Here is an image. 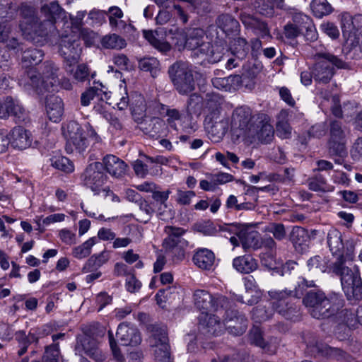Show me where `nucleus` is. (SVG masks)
<instances>
[{"label":"nucleus","mask_w":362,"mask_h":362,"mask_svg":"<svg viewBox=\"0 0 362 362\" xmlns=\"http://www.w3.org/2000/svg\"><path fill=\"white\" fill-rule=\"evenodd\" d=\"M310 271L332 273L340 276L342 288L349 300L362 298V282L356 267H343L335 259H328L322 255H315L307 262Z\"/></svg>","instance_id":"obj_1"},{"label":"nucleus","mask_w":362,"mask_h":362,"mask_svg":"<svg viewBox=\"0 0 362 362\" xmlns=\"http://www.w3.org/2000/svg\"><path fill=\"white\" fill-rule=\"evenodd\" d=\"M172 35L170 38L178 49L187 48L194 51L197 57H204L211 61L213 54L211 45L206 41V37L203 30L199 28H190L186 31L176 29L174 32L170 30Z\"/></svg>","instance_id":"obj_2"},{"label":"nucleus","mask_w":362,"mask_h":362,"mask_svg":"<svg viewBox=\"0 0 362 362\" xmlns=\"http://www.w3.org/2000/svg\"><path fill=\"white\" fill-rule=\"evenodd\" d=\"M42 11L45 13H49V16L46 22L39 23L32 8L27 6L23 8L22 13L24 16L20 23V28L23 35L31 38L35 35L42 36L45 34L44 28L49 30L54 28L55 16L59 14L61 11L59 5L56 2H52L49 6H42Z\"/></svg>","instance_id":"obj_3"},{"label":"nucleus","mask_w":362,"mask_h":362,"mask_svg":"<svg viewBox=\"0 0 362 362\" xmlns=\"http://www.w3.org/2000/svg\"><path fill=\"white\" fill-rule=\"evenodd\" d=\"M326 243L333 259L343 267H349L355 258L356 241L345 237L338 229L332 228L327 232Z\"/></svg>","instance_id":"obj_4"},{"label":"nucleus","mask_w":362,"mask_h":362,"mask_svg":"<svg viewBox=\"0 0 362 362\" xmlns=\"http://www.w3.org/2000/svg\"><path fill=\"white\" fill-rule=\"evenodd\" d=\"M310 315L317 319L328 317L343 306V300L334 295L326 298L322 292H309L303 300Z\"/></svg>","instance_id":"obj_5"},{"label":"nucleus","mask_w":362,"mask_h":362,"mask_svg":"<svg viewBox=\"0 0 362 362\" xmlns=\"http://www.w3.org/2000/svg\"><path fill=\"white\" fill-rule=\"evenodd\" d=\"M59 71V68L53 62H47L43 64L40 81L37 78L33 71L31 70L28 72L31 81L30 84L38 93H42L44 90L55 91L60 86L66 90L71 89L72 85L69 79L63 78L60 81Z\"/></svg>","instance_id":"obj_6"},{"label":"nucleus","mask_w":362,"mask_h":362,"mask_svg":"<svg viewBox=\"0 0 362 362\" xmlns=\"http://www.w3.org/2000/svg\"><path fill=\"white\" fill-rule=\"evenodd\" d=\"M110 93L95 88H90L81 94V103L83 106H88L90 102L95 99L100 100V103L94 106V110L103 115L107 121L115 125L117 119L108 112L110 105L113 103L112 101H110Z\"/></svg>","instance_id":"obj_7"},{"label":"nucleus","mask_w":362,"mask_h":362,"mask_svg":"<svg viewBox=\"0 0 362 362\" xmlns=\"http://www.w3.org/2000/svg\"><path fill=\"white\" fill-rule=\"evenodd\" d=\"M330 63L340 69H349L348 64L337 57L329 53L321 54L312 72L315 81L323 83L329 81L333 74Z\"/></svg>","instance_id":"obj_8"},{"label":"nucleus","mask_w":362,"mask_h":362,"mask_svg":"<svg viewBox=\"0 0 362 362\" xmlns=\"http://www.w3.org/2000/svg\"><path fill=\"white\" fill-rule=\"evenodd\" d=\"M169 74L179 93L187 94L194 90L192 71L187 64L181 62L175 63L170 66Z\"/></svg>","instance_id":"obj_9"},{"label":"nucleus","mask_w":362,"mask_h":362,"mask_svg":"<svg viewBox=\"0 0 362 362\" xmlns=\"http://www.w3.org/2000/svg\"><path fill=\"white\" fill-rule=\"evenodd\" d=\"M341 29L346 45L351 48L357 47L362 37V14L343 15Z\"/></svg>","instance_id":"obj_10"},{"label":"nucleus","mask_w":362,"mask_h":362,"mask_svg":"<svg viewBox=\"0 0 362 362\" xmlns=\"http://www.w3.org/2000/svg\"><path fill=\"white\" fill-rule=\"evenodd\" d=\"M63 134L67 140V151H75L82 153L86 151L88 145V140L86 133L78 123L74 121L69 122L63 128Z\"/></svg>","instance_id":"obj_11"},{"label":"nucleus","mask_w":362,"mask_h":362,"mask_svg":"<svg viewBox=\"0 0 362 362\" xmlns=\"http://www.w3.org/2000/svg\"><path fill=\"white\" fill-rule=\"evenodd\" d=\"M103 165L100 162L89 164L81 175L83 184L90 188L95 194H99L103 186L107 181V176L104 173Z\"/></svg>","instance_id":"obj_12"},{"label":"nucleus","mask_w":362,"mask_h":362,"mask_svg":"<svg viewBox=\"0 0 362 362\" xmlns=\"http://www.w3.org/2000/svg\"><path fill=\"white\" fill-rule=\"evenodd\" d=\"M148 344L153 352L155 362H172L168 339L164 329H153L148 337Z\"/></svg>","instance_id":"obj_13"},{"label":"nucleus","mask_w":362,"mask_h":362,"mask_svg":"<svg viewBox=\"0 0 362 362\" xmlns=\"http://www.w3.org/2000/svg\"><path fill=\"white\" fill-rule=\"evenodd\" d=\"M303 291L298 289L295 291H271L269 295L271 298L272 304L274 308L281 315L286 318H291V314L294 310L291 304L290 299L292 297L300 298Z\"/></svg>","instance_id":"obj_14"},{"label":"nucleus","mask_w":362,"mask_h":362,"mask_svg":"<svg viewBox=\"0 0 362 362\" xmlns=\"http://www.w3.org/2000/svg\"><path fill=\"white\" fill-rule=\"evenodd\" d=\"M194 304L202 312L218 311L228 305L227 298L223 296H211L204 290H197L194 294Z\"/></svg>","instance_id":"obj_15"},{"label":"nucleus","mask_w":362,"mask_h":362,"mask_svg":"<svg viewBox=\"0 0 362 362\" xmlns=\"http://www.w3.org/2000/svg\"><path fill=\"white\" fill-rule=\"evenodd\" d=\"M220 103L217 97L213 96L209 98L204 105V110L207 113L205 120V127L210 132H214L217 130L218 134L223 135L226 129V122L219 119Z\"/></svg>","instance_id":"obj_16"},{"label":"nucleus","mask_w":362,"mask_h":362,"mask_svg":"<svg viewBox=\"0 0 362 362\" xmlns=\"http://www.w3.org/2000/svg\"><path fill=\"white\" fill-rule=\"evenodd\" d=\"M229 230L239 238L245 250H256L261 247L259 234L252 225L236 223L230 226Z\"/></svg>","instance_id":"obj_17"},{"label":"nucleus","mask_w":362,"mask_h":362,"mask_svg":"<svg viewBox=\"0 0 362 362\" xmlns=\"http://www.w3.org/2000/svg\"><path fill=\"white\" fill-rule=\"evenodd\" d=\"M120 93L114 95V102L115 105L120 110H125L129 105L131 106L133 114L143 115L146 111V104L143 96L140 94L135 93L132 95V101H129V96L127 93L126 86L119 85Z\"/></svg>","instance_id":"obj_18"},{"label":"nucleus","mask_w":362,"mask_h":362,"mask_svg":"<svg viewBox=\"0 0 362 362\" xmlns=\"http://www.w3.org/2000/svg\"><path fill=\"white\" fill-rule=\"evenodd\" d=\"M42 57L43 53L41 50L37 49H29L23 52L21 60L22 66L24 69L28 70L26 71L27 78H22L19 80L21 84L23 85L24 86L33 87V86L30 84L31 81L28 75V72L31 70L34 71V74L36 76L39 81H40V78H38L37 76L36 71L33 69V66L38 64L42 60Z\"/></svg>","instance_id":"obj_19"},{"label":"nucleus","mask_w":362,"mask_h":362,"mask_svg":"<svg viewBox=\"0 0 362 362\" xmlns=\"http://www.w3.org/2000/svg\"><path fill=\"white\" fill-rule=\"evenodd\" d=\"M345 132L338 121L330 123L329 148L335 154L341 155L344 151Z\"/></svg>","instance_id":"obj_20"},{"label":"nucleus","mask_w":362,"mask_h":362,"mask_svg":"<svg viewBox=\"0 0 362 362\" xmlns=\"http://www.w3.org/2000/svg\"><path fill=\"white\" fill-rule=\"evenodd\" d=\"M199 329L205 334L218 335L224 329V322L210 313L202 312L199 317Z\"/></svg>","instance_id":"obj_21"},{"label":"nucleus","mask_w":362,"mask_h":362,"mask_svg":"<svg viewBox=\"0 0 362 362\" xmlns=\"http://www.w3.org/2000/svg\"><path fill=\"white\" fill-rule=\"evenodd\" d=\"M116 336L124 346H137L141 342L139 330L127 323H121L117 328Z\"/></svg>","instance_id":"obj_22"},{"label":"nucleus","mask_w":362,"mask_h":362,"mask_svg":"<svg viewBox=\"0 0 362 362\" xmlns=\"http://www.w3.org/2000/svg\"><path fill=\"white\" fill-rule=\"evenodd\" d=\"M252 118V112L249 107H240L235 110L232 117V127L234 129H240L244 135L247 131L252 132V127L249 126Z\"/></svg>","instance_id":"obj_23"},{"label":"nucleus","mask_w":362,"mask_h":362,"mask_svg":"<svg viewBox=\"0 0 362 362\" xmlns=\"http://www.w3.org/2000/svg\"><path fill=\"white\" fill-rule=\"evenodd\" d=\"M8 138L11 146L20 150L30 146L33 140L31 133L21 126L13 128L8 134Z\"/></svg>","instance_id":"obj_24"},{"label":"nucleus","mask_w":362,"mask_h":362,"mask_svg":"<svg viewBox=\"0 0 362 362\" xmlns=\"http://www.w3.org/2000/svg\"><path fill=\"white\" fill-rule=\"evenodd\" d=\"M103 168L112 177L121 178L127 170V165L114 155H107L103 159Z\"/></svg>","instance_id":"obj_25"},{"label":"nucleus","mask_w":362,"mask_h":362,"mask_svg":"<svg viewBox=\"0 0 362 362\" xmlns=\"http://www.w3.org/2000/svg\"><path fill=\"white\" fill-rule=\"evenodd\" d=\"M48 119L53 122L61 121L64 115V103L61 98L52 95L47 98L45 105Z\"/></svg>","instance_id":"obj_26"},{"label":"nucleus","mask_w":362,"mask_h":362,"mask_svg":"<svg viewBox=\"0 0 362 362\" xmlns=\"http://www.w3.org/2000/svg\"><path fill=\"white\" fill-rule=\"evenodd\" d=\"M240 19L246 27L252 29L254 33L261 37H272L269 29L265 22L261 21L252 15L245 12L241 13Z\"/></svg>","instance_id":"obj_27"},{"label":"nucleus","mask_w":362,"mask_h":362,"mask_svg":"<svg viewBox=\"0 0 362 362\" xmlns=\"http://www.w3.org/2000/svg\"><path fill=\"white\" fill-rule=\"evenodd\" d=\"M61 54L64 59V66H75L79 61L81 48L75 41L66 42L62 41L60 49Z\"/></svg>","instance_id":"obj_28"},{"label":"nucleus","mask_w":362,"mask_h":362,"mask_svg":"<svg viewBox=\"0 0 362 362\" xmlns=\"http://www.w3.org/2000/svg\"><path fill=\"white\" fill-rule=\"evenodd\" d=\"M81 349H83L86 355L97 362H103L105 360V355L98 349L97 341L90 337H83L81 341V344L76 346V352L79 353Z\"/></svg>","instance_id":"obj_29"},{"label":"nucleus","mask_w":362,"mask_h":362,"mask_svg":"<svg viewBox=\"0 0 362 362\" xmlns=\"http://www.w3.org/2000/svg\"><path fill=\"white\" fill-rule=\"evenodd\" d=\"M250 135H255L257 139L262 143L268 144L273 140L274 131L269 121L267 118L264 117V119L261 120L257 124L256 128L252 126V132H250Z\"/></svg>","instance_id":"obj_30"},{"label":"nucleus","mask_w":362,"mask_h":362,"mask_svg":"<svg viewBox=\"0 0 362 362\" xmlns=\"http://www.w3.org/2000/svg\"><path fill=\"white\" fill-rule=\"evenodd\" d=\"M0 42L6 44V46L13 49L19 47V42L13 33V25L8 21L0 22Z\"/></svg>","instance_id":"obj_31"},{"label":"nucleus","mask_w":362,"mask_h":362,"mask_svg":"<svg viewBox=\"0 0 362 362\" xmlns=\"http://www.w3.org/2000/svg\"><path fill=\"white\" fill-rule=\"evenodd\" d=\"M167 122L168 125L176 131L180 129L178 125L182 127L183 132L186 133H191L194 131L192 126L190 124H185L186 117L180 114L178 110L175 109L168 110L167 111Z\"/></svg>","instance_id":"obj_32"},{"label":"nucleus","mask_w":362,"mask_h":362,"mask_svg":"<svg viewBox=\"0 0 362 362\" xmlns=\"http://www.w3.org/2000/svg\"><path fill=\"white\" fill-rule=\"evenodd\" d=\"M211 83L216 88L224 91H232L238 89L242 83L241 76L239 75L230 76L224 78H214Z\"/></svg>","instance_id":"obj_33"},{"label":"nucleus","mask_w":362,"mask_h":362,"mask_svg":"<svg viewBox=\"0 0 362 362\" xmlns=\"http://www.w3.org/2000/svg\"><path fill=\"white\" fill-rule=\"evenodd\" d=\"M164 231L167 235V237L164 239L163 243L165 249H173L179 244L183 243L182 236L185 233L184 229L173 226H166Z\"/></svg>","instance_id":"obj_34"},{"label":"nucleus","mask_w":362,"mask_h":362,"mask_svg":"<svg viewBox=\"0 0 362 362\" xmlns=\"http://www.w3.org/2000/svg\"><path fill=\"white\" fill-rule=\"evenodd\" d=\"M160 189H155L152 193V198L156 203V206L159 204L160 206L158 209V216L160 219L168 220L171 218L173 214L170 210L161 211L162 208H167L166 202L168 199L169 195L171 191L167 189L165 191H160Z\"/></svg>","instance_id":"obj_35"},{"label":"nucleus","mask_w":362,"mask_h":362,"mask_svg":"<svg viewBox=\"0 0 362 362\" xmlns=\"http://www.w3.org/2000/svg\"><path fill=\"white\" fill-rule=\"evenodd\" d=\"M193 261L199 268L209 270L214 266L215 255L210 250L199 249L194 255Z\"/></svg>","instance_id":"obj_36"},{"label":"nucleus","mask_w":362,"mask_h":362,"mask_svg":"<svg viewBox=\"0 0 362 362\" xmlns=\"http://www.w3.org/2000/svg\"><path fill=\"white\" fill-rule=\"evenodd\" d=\"M233 267L238 272L249 274L257 269V262L251 255H246L233 259Z\"/></svg>","instance_id":"obj_37"},{"label":"nucleus","mask_w":362,"mask_h":362,"mask_svg":"<svg viewBox=\"0 0 362 362\" xmlns=\"http://www.w3.org/2000/svg\"><path fill=\"white\" fill-rule=\"evenodd\" d=\"M160 31L144 30L145 39L156 49L160 52H168L170 49V44L163 38Z\"/></svg>","instance_id":"obj_38"},{"label":"nucleus","mask_w":362,"mask_h":362,"mask_svg":"<svg viewBox=\"0 0 362 362\" xmlns=\"http://www.w3.org/2000/svg\"><path fill=\"white\" fill-rule=\"evenodd\" d=\"M247 327V319L243 315H235L233 317L226 320L224 322V329L233 335L238 336L243 334Z\"/></svg>","instance_id":"obj_39"},{"label":"nucleus","mask_w":362,"mask_h":362,"mask_svg":"<svg viewBox=\"0 0 362 362\" xmlns=\"http://www.w3.org/2000/svg\"><path fill=\"white\" fill-rule=\"evenodd\" d=\"M294 22L300 23L303 28V33L305 37L311 41L317 39V31L312 20L303 13H296L293 16Z\"/></svg>","instance_id":"obj_40"},{"label":"nucleus","mask_w":362,"mask_h":362,"mask_svg":"<svg viewBox=\"0 0 362 362\" xmlns=\"http://www.w3.org/2000/svg\"><path fill=\"white\" fill-rule=\"evenodd\" d=\"M244 285L246 290V294L250 295L251 298L247 299L244 301L243 299H238V300L245 303L249 305L256 303L262 296L261 291L257 288L256 282L253 276H250L244 279ZM247 298V296H245ZM241 298H243L241 297Z\"/></svg>","instance_id":"obj_41"},{"label":"nucleus","mask_w":362,"mask_h":362,"mask_svg":"<svg viewBox=\"0 0 362 362\" xmlns=\"http://www.w3.org/2000/svg\"><path fill=\"white\" fill-rule=\"evenodd\" d=\"M292 129L288 124V112L286 110H281L278 115L276 123V134L281 139L291 137Z\"/></svg>","instance_id":"obj_42"},{"label":"nucleus","mask_w":362,"mask_h":362,"mask_svg":"<svg viewBox=\"0 0 362 362\" xmlns=\"http://www.w3.org/2000/svg\"><path fill=\"white\" fill-rule=\"evenodd\" d=\"M337 313V317L339 322L346 325L349 327H355L358 323L361 324V317L362 316V311H358L357 317L354 313L351 312L346 309L342 310L339 312V310L335 311Z\"/></svg>","instance_id":"obj_43"},{"label":"nucleus","mask_w":362,"mask_h":362,"mask_svg":"<svg viewBox=\"0 0 362 362\" xmlns=\"http://www.w3.org/2000/svg\"><path fill=\"white\" fill-rule=\"evenodd\" d=\"M337 313V317L339 322L346 325L349 327H355L358 323L361 324V317L362 316V311H358L357 317L354 313L351 312L346 309L342 310L339 312V310L335 311Z\"/></svg>","instance_id":"obj_44"},{"label":"nucleus","mask_w":362,"mask_h":362,"mask_svg":"<svg viewBox=\"0 0 362 362\" xmlns=\"http://www.w3.org/2000/svg\"><path fill=\"white\" fill-rule=\"evenodd\" d=\"M98 243L96 237H91L84 243L72 249V255L78 259L88 257L91 253L92 247Z\"/></svg>","instance_id":"obj_45"},{"label":"nucleus","mask_w":362,"mask_h":362,"mask_svg":"<svg viewBox=\"0 0 362 362\" xmlns=\"http://www.w3.org/2000/svg\"><path fill=\"white\" fill-rule=\"evenodd\" d=\"M101 45L104 48L122 49L127 46L124 39L117 34H109L102 37Z\"/></svg>","instance_id":"obj_46"},{"label":"nucleus","mask_w":362,"mask_h":362,"mask_svg":"<svg viewBox=\"0 0 362 362\" xmlns=\"http://www.w3.org/2000/svg\"><path fill=\"white\" fill-rule=\"evenodd\" d=\"M217 24L226 33L236 31L238 28V22L230 15L223 14L218 16Z\"/></svg>","instance_id":"obj_47"},{"label":"nucleus","mask_w":362,"mask_h":362,"mask_svg":"<svg viewBox=\"0 0 362 362\" xmlns=\"http://www.w3.org/2000/svg\"><path fill=\"white\" fill-rule=\"evenodd\" d=\"M65 69L78 82H83L89 78L90 71L86 64H81L77 65L76 67L68 66H65Z\"/></svg>","instance_id":"obj_48"},{"label":"nucleus","mask_w":362,"mask_h":362,"mask_svg":"<svg viewBox=\"0 0 362 362\" xmlns=\"http://www.w3.org/2000/svg\"><path fill=\"white\" fill-rule=\"evenodd\" d=\"M312 352L317 351L322 356L328 358L340 359L344 357V353L341 350L332 348L326 344L317 345L313 348Z\"/></svg>","instance_id":"obj_49"},{"label":"nucleus","mask_w":362,"mask_h":362,"mask_svg":"<svg viewBox=\"0 0 362 362\" xmlns=\"http://www.w3.org/2000/svg\"><path fill=\"white\" fill-rule=\"evenodd\" d=\"M310 8L313 14L317 18H321L332 12V6L327 0H313Z\"/></svg>","instance_id":"obj_50"},{"label":"nucleus","mask_w":362,"mask_h":362,"mask_svg":"<svg viewBox=\"0 0 362 362\" xmlns=\"http://www.w3.org/2000/svg\"><path fill=\"white\" fill-rule=\"evenodd\" d=\"M51 164L54 168L67 173L74 170V166L72 162L64 156H54L51 159Z\"/></svg>","instance_id":"obj_51"},{"label":"nucleus","mask_w":362,"mask_h":362,"mask_svg":"<svg viewBox=\"0 0 362 362\" xmlns=\"http://www.w3.org/2000/svg\"><path fill=\"white\" fill-rule=\"evenodd\" d=\"M159 62L154 57L144 58L139 61V68L144 71H149L153 77L158 72Z\"/></svg>","instance_id":"obj_52"},{"label":"nucleus","mask_w":362,"mask_h":362,"mask_svg":"<svg viewBox=\"0 0 362 362\" xmlns=\"http://www.w3.org/2000/svg\"><path fill=\"white\" fill-rule=\"evenodd\" d=\"M249 339L252 344L262 349H265L267 346V344L265 342L262 337V330L257 326H254L250 330Z\"/></svg>","instance_id":"obj_53"},{"label":"nucleus","mask_w":362,"mask_h":362,"mask_svg":"<svg viewBox=\"0 0 362 362\" xmlns=\"http://www.w3.org/2000/svg\"><path fill=\"white\" fill-rule=\"evenodd\" d=\"M264 231L272 233L278 240H283L286 234L285 227L281 223H271L265 227Z\"/></svg>","instance_id":"obj_54"},{"label":"nucleus","mask_w":362,"mask_h":362,"mask_svg":"<svg viewBox=\"0 0 362 362\" xmlns=\"http://www.w3.org/2000/svg\"><path fill=\"white\" fill-rule=\"evenodd\" d=\"M13 99L11 97L0 99V118L4 119L12 115Z\"/></svg>","instance_id":"obj_55"},{"label":"nucleus","mask_w":362,"mask_h":362,"mask_svg":"<svg viewBox=\"0 0 362 362\" xmlns=\"http://www.w3.org/2000/svg\"><path fill=\"white\" fill-rule=\"evenodd\" d=\"M308 238L307 231L300 227L293 228L291 233V241L296 246L297 245H301L305 243Z\"/></svg>","instance_id":"obj_56"},{"label":"nucleus","mask_w":362,"mask_h":362,"mask_svg":"<svg viewBox=\"0 0 362 362\" xmlns=\"http://www.w3.org/2000/svg\"><path fill=\"white\" fill-rule=\"evenodd\" d=\"M59 356L58 344H55L47 346L42 358L43 362H57Z\"/></svg>","instance_id":"obj_57"},{"label":"nucleus","mask_w":362,"mask_h":362,"mask_svg":"<svg viewBox=\"0 0 362 362\" xmlns=\"http://www.w3.org/2000/svg\"><path fill=\"white\" fill-rule=\"evenodd\" d=\"M284 33L288 38H295L303 33V28L300 26V23L294 22L293 20V23H288L285 25Z\"/></svg>","instance_id":"obj_58"},{"label":"nucleus","mask_w":362,"mask_h":362,"mask_svg":"<svg viewBox=\"0 0 362 362\" xmlns=\"http://www.w3.org/2000/svg\"><path fill=\"white\" fill-rule=\"evenodd\" d=\"M272 313H268L263 305H258L252 310V319L256 322L265 321L270 317Z\"/></svg>","instance_id":"obj_59"},{"label":"nucleus","mask_w":362,"mask_h":362,"mask_svg":"<svg viewBox=\"0 0 362 362\" xmlns=\"http://www.w3.org/2000/svg\"><path fill=\"white\" fill-rule=\"evenodd\" d=\"M93 259H94V264L97 267H100L103 264H105V263H106L107 262V260L109 259V254H108L107 252L103 251L100 255H98V256H93V257H91L88 259V261L87 262L86 264L83 267V270L86 272H88V269H87V266L90 264L91 262L93 261Z\"/></svg>","instance_id":"obj_60"},{"label":"nucleus","mask_w":362,"mask_h":362,"mask_svg":"<svg viewBox=\"0 0 362 362\" xmlns=\"http://www.w3.org/2000/svg\"><path fill=\"white\" fill-rule=\"evenodd\" d=\"M195 196L193 191H182L177 190L176 196V202L181 205H188L190 204L191 199Z\"/></svg>","instance_id":"obj_61"},{"label":"nucleus","mask_w":362,"mask_h":362,"mask_svg":"<svg viewBox=\"0 0 362 362\" xmlns=\"http://www.w3.org/2000/svg\"><path fill=\"white\" fill-rule=\"evenodd\" d=\"M149 129L146 128L148 134L155 136L160 133V128L164 125L162 119L158 117L151 118L149 121Z\"/></svg>","instance_id":"obj_62"},{"label":"nucleus","mask_w":362,"mask_h":362,"mask_svg":"<svg viewBox=\"0 0 362 362\" xmlns=\"http://www.w3.org/2000/svg\"><path fill=\"white\" fill-rule=\"evenodd\" d=\"M234 54L239 57H243L247 49V41L244 38L239 37L234 42Z\"/></svg>","instance_id":"obj_63"},{"label":"nucleus","mask_w":362,"mask_h":362,"mask_svg":"<svg viewBox=\"0 0 362 362\" xmlns=\"http://www.w3.org/2000/svg\"><path fill=\"white\" fill-rule=\"evenodd\" d=\"M59 235L60 240L66 245H71L76 242V234L69 229H62L59 233Z\"/></svg>","instance_id":"obj_64"}]
</instances>
